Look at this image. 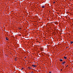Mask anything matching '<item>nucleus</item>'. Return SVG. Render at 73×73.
I'll list each match as a JSON object with an SVG mask.
<instances>
[{"label": "nucleus", "mask_w": 73, "mask_h": 73, "mask_svg": "<svg viewBox=\"0 0 73 73\" xmlns=\"http://www.w3.org/2000/svg\"><path fill=\"white\" fill-rule=\"evenodd\" d=\"M32 66H33V68H36V67L37 66L35 65L34 64H32Z\"/></svg>", "instance_id": "f257e3e1"}, {"label": "nucleus", "mask_w": 73, "mask_h": 73, "mask_svg": "<svg viewBox=\"0 0 73 73\" xmlns=\"http://www.w3.org/2000/svg\"><path fill=\"white\" fill-rule=\"evenodd\" d=\"M65 63V61H64V62H62V64H63V65H64Z\"/></svg>", "instance_id": "f03ea898"}, {"label": "nucleus", "mask_w": 73, "mask_h": 73, "mask_svg": "<svg viewBox=\"0 0 73 73\" xmlns=\"http://www.w3.org/2000/svg\"><path fill=\"white\" fill-rule=\"evenodd\" d=\"M59 61H62V58L60 59Z\"/></svg>", "instance_id": "7ed1b4c3"}, {"label": "nucleus", "mask_w": 73, "mask_h": 73, "mask_svg": "<svg viewBox=\"0 0 73 73\" xmlns=\"http://www.w3.org/2000/svg\"><path fill=\"white\" fill-rule=\"evenodd\" d=\"M5 39H6V40H7V41L8 40V37H6V38H5Z\"/></svg>", "instance_id": "20e7f679"}, {"label": "nucleus", "mask_w": 73, "mask_h": 73, "mask_svg": "<svg viewBox=\"0 0 73 73\" xmlns=\"http://www.w3.org/2000/svg\"><path fill=\"white\" fill-rule=\"evenodd\" d=\"M64 58L65 59H66V58H67L65 56H64Z\"/></svg>", "instance_id": "39448f33"}, {"label": "nucleus", "mask_w": 73, "mask_h": 73, "mask_svg": "<svg viewBox=\"0 0 73 73\" xmlns=\"http://www.w3.org/2000/svg\"><path fill=\"white\" fill-rule=\"evenodd\" d=\"M42 8H45V6L44 5L42 6Z\"/></svg>", "instance_id": "423d86ee"}, {"label": "nucleus", "mask_w": 73, "mask_h": 73, "mask_svg": "<svg viewBox=\"0 0 73 73\" xmlns=\"http://www.w3.org/2000/svg\"><path fill=\"white\" fill-rule=\"evenodd\" d=\"M15 61H17V59L16 58H15Z\"/></svg>", "instance_id": "0eeeda50"}, {"label": "nucleus", "mask_w": 73, "mask_h": 73, "mask_svg": "<svg viewBox=\"0 0 73 73\" xmlns=\"http://www.w3.org/2000/svg\"><path fill=\"white\" fill-rule=\"evenodd\" d=\"M32 69V66H30V69Z\"/></svg>", "instance_id": "6e6552de"}, {"label": "nucleus", "mask_w": 73, "mask_h": 73, "mask_svg": "<svg viewBox=\"0 0 73 73\" xmlns=\"http://www.w3.org/2000/svg\"><path fill=\"white\" fill-rule=\"evenodd\" d=\"M73 43V41H72V42L71 41V42H70V43H71V44H72V43Z\"/></svg>", "instance_id": "1a4fd4ad"}, {"label": "nucleus", "mask_w": 73, "mask_h": 73, "mask_svg": "<svg viewBox=\"0 0 73 73\" xmlns=\"http://www.w3.org/2000/svg\"><path fill=\"white\" fill-rule=\"evenodd\" d=\"M28 68L29 69H30V67L29 66V67H28Z\"/></svg>", "instance_id": "9d476101"}, {"label": "nucleus", "mask_w": 73, "mask_h": 73, "mask_svg": "<svg viewBox=\"0 0 73 73\" xmlns=\"http://www.w3.org/2000/svg\"><path fill=\"white\" fill-rule=\"evenodd\" d=\"M24 69V68H22V69H21V70H23Z\"/></svg>", "instance_id": "9b49d317"}, {"label": "nucleus", "mask_w": 73, "mask_h": 73, "mask_svg": "<svg viewBox=\"0 0 73 73\" xmlns=\"http://www.w3.org/2000/svg\"><path fill=\"white\" fill-rule=\"evenodd\" d=\"M55 3V2H54V1L53 2V3H54H54Z\"/></svg>", "instance_id": "f8f14e48"}, {"label": "nucleus", "mask_w": 73, "mask_h": 73, "mask_svg": "<svg viewBox=\"0 0 73 73\" xmlns=\"http://www.w3.org/2000/svg\"><path fill=\"white\" fill-rule=\"evenodd\" d=\"M67 66H68V65L66 66V67H67Z\"/></svg>", "instance_id": "ddd939ff"}, {"label": "nucleus", "mask_w": 73, "mask_h": 73, "mask_svg": "<svg viewBox=\"0 0 73 73\" xmlns=\"http://www.w3.org/2000/svg\"><path fill=\"white\" fill-rule=\"evenodd\" d=\"M60 70H61V71H62V69H61Z\"/></svg>", "instance_id": "4468645a"}, {"label": "nucleus", "mask_w": 73, "mask_h": 73, "mask_svg": "<svg viewBox=\"0 0 73 73\" xmlns=\"http://www.w3.org/2000/svg\"><path fill=\"white\" fill-rule=\"evenodd\" d=\"M25 58H26V57H25Z\"/></svg>", "instance_id": "2eb2a0df"}, {"label": "nucleus", "mask_w": 73, "mask_h": 73, "mask_svg": "<svg viewBox=\"0 0 73 73\" xmlns=\"http://www.w3.org/2000/svg\"><path fill=\"white\" fill-rule=\"evenodd\" d=\"M31 73H33V72H31Z\"/></svg>", "instance_id": "dca6fc26"}, {"label": "nucleus", "mask_w": 73, "mask_h": 73, "mask_svg": "<svg viewBox=\"0 0 73 73\" xmlns=\"http://www.w3.org/2000/svg\"><path fill=\"white\" fill-rule=\"evenodd\" d=\"M68 48V47H66V48Z\"/></svg>", "instance_id": "f3484780"}]
</instances>
